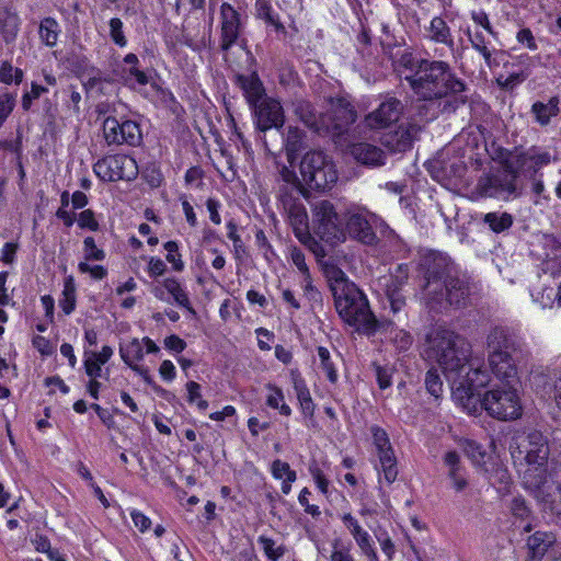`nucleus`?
<instances>
[{
    "label": "nucleus",
    "mask_w": 561,
    "mask_h": 561,
    "mask_svg": "<svg viewBox=\"0 0 561 561\" xmlns=\"http://www.w3.org/2000/svg\"><path fill=\"white\" fill-rule=\"evenodd\" d=\"M413 92L423 100H436L465 91V83L453 72L450 66L442 60H424L420 70L405 75Z\"/></svg>",
    "instance_id": "obj_5"
},
{
    "label": "nucleus",
    "mask_w": 561,
    "mask_h": 561,
    "mask_svg": "<svg viewBox=\"0 0 561 561\" xmlns=\"http://www.w3.org/2000/svg\"><path fill=\"white\" fill-rule=\"evenodd\" d=\"M23 72L19 68H13L8 61L2 62L0 67V81L10 84L13 81L20 83L22 81Z\"/></svg>",
    "instance_id": "obj_50"
},
{
    "label": "nucleus",
    "mask_w": 561,
    "mask_h": 561,
    "mask_svg": "<svg viewBox=\"0 0 561 561\" xmlns=\"http://www.w3.org/2000/svg\"><path fill=\"white\" fill-rule=\"evenodd\" d=\"M277 199L296 238L304 244H310L313 238L309 230L308 214L299 194H294L293 187L280 186Z\"/></svg>",
    "instance_id": "obj_10"
},
{
    "label": "nucleus",
    "mask_w": 561,
    "mask_h": 561,
    "mask_svg": "<svg viewBox=\"0 0 561 561\" xmlns=\"http://www.w3.org/2000/svg\"><path fill=\"white\" fill-rule=\"evenodd\" d=\"M254 114V123L261 131L271 128H280L284 124V111L280 103L273 98H265L251 106Z\"/></svg>",
    "instance_id": "obj_17"
},
{
    "label": "nucleus",
    "mask_w": 561,
    "mask_h": 561,
    "mask_svg": "<svg viewBox=\"0 0 561 561\" xmlns=\"http://www.w3.org/2000/svg\"><path fill=\"white\" fill-rule=\"evenodd\" d=\"M489 367L502 383H517V368L511 353L518 346L517 336L507 328L496 327L488 335Z\"/></svg>",
    "instance_id": "obj_6"
},
{
    "label": "nucleus",
    "mask_w": 561,
    "mask_h": 561,
    "mask_svg": "<svg viewBox=\"0 0 561 561\" xmlns=\"http://www.w3.org/2000/svg\"><path fill=\"white\" fill-rule=\"evenodd\" d=\"M122 78L133 89L145 87L150 82V77L139 68V58L129 53L123 59Z\"/></svg>",
    "instance_id": "obj_22"
},
{
    "label": "nucleus",
    "mask_w": 561,
    "mask_h": 561,
    "mask_svg": "<svg viewBox=\"0 0 561 561\" xmlns=\"http://www.w3.org/2000/svg\"><path fill=\"white\" fill-rule=\"evenodd\" d=\"M483 224L494 233H501L508 230L514 222V218L506 211H491L483 216Z\"/></svg>",
    "instance_id": "obj_35"
},
{
    "label": "nucleus",
    "mask_w": 561,
    "mask_h": 561,
    "mask_svg": "<svg viewBox=\"0 0 561 561\" xmlns=\"http://www.w3.org/2000/svg\"><path fill=\"white\" fill-rule=\"evenodd\" d=\"M255 15L257 19L264 21V23L275 32L283 34L286 33V28L280 22L278 13L275 12L268 0L255 1Z\"/></svg>",
    "instance_id": "obj_28"
},
{
    "label": "nucleus",
    "mask_w": 561,
    "mask_h": 561,
    "mask_svg": "<svg viewBox=\"0 0 561 561\" xmlns=\"http://www.w3.org/2000/svg\"><path fill=\"white\" fill-rule=\"evenodd\" d=\"M516 41L529 50L534 51L538 49L537 41L530 28H520L516 34Z\"/></svg>",
    "instance_id": "obj_60"
},
{
    "label": "nucleus",
    "mask_w": 561,
    "mask_h": 561,
    "mask_svg": "<svg viewBox=\"0 0 561 561\" xmlns=\"http://www.w3.org/2000/svg\"><path fill=\"white\" fill-rule=\"evenodd\" d=\"M402 113V102L397 98L387 95L376 110L366 115L365 122L373 129L388 128L399 121Z\"/></svg>",
    "instance_id": "obj_16"
},
{
    "label": "nucleus",
    "mask_w": 561,
    "mask_h": 561,
    "mask_svg": "<svg viewBox=\"0 0 561 561\" xmlns=\"http://www.w3.org/2000/svg\"><path fill=\"white\" fill-rule=\"evenodd\" d=\"M462 448L468 458L477 467L483 468L493 460L492 456L485 450V448L472 439H465Z\"/></svg>",
    "instance_id": "obj_33"
},
{
    "label": "nucleus",
    "mask_w": 561,
    "mask_h": 561,
    "mask_svg": "<svg viewBox=\"0 0 561 561\" xmlns=\"http://www.w3.org/2000/svg\"><path fill=\"white\" fill-rule=\"evenodd\" d=\"M556 161H558L556 150L533 146L516 154L507 168L513 169L517 175L534 178L542 175L540 170Z\"/></svg>",
    "instance_id": "obj_13"
},
{
    "label": "nucleus",
    "mask_w": 561,
    "mask_h": 561,
    "mask_svg": "<svg viewBox=\"0 0 561 561\" xmlns=\"http://www.w3.org/2000/svg\"><path fill=\"white\" fill-rule=\"evenodd\" d=\"M530 296L533 301L539 305L541 308H552L558 297L557 287L545 285L538 288H534L530 291Z\"/></svg>",
    "instance_id": "obj_40"
},
{
    "label": "nucleus",
    "mask_w": 561,
    "mask_h": 561,
    "mask_svg": "<svg viewBox=\"0 0 561 561\" xmlns=\"http://www.w3.org/2000/svg\"><path fill=\"white\" fill-rule=\"evenodd\" d=\"M271 473L276 480L288 478L290 481H296L297 479L296 471L291 470L289 465L280 459H276L272 462Z\"/></svg>",
    "instance_id": "obj_43"
},
{
    "label": "nucleus",
    "mask_w": 561,
    "mask_h": 561,
    "mask_svg": "<svg viewBox=\"0 0 561 561\" xmlns=\"http://www.w3.org/2000/svg\"><path fill=\"white\" fill-rule=\"evenodd\" d=\"M438 293L443 294L442 304L432 299L423 301L431 310L440 312L449 306L463 307L470 295L469 279L458 270L451 277L444 280L443 288Z\"/></svg>",
    "instance_id": "obj_14"
},
{
    "label": "nucleus",
    "mask_w": 561,
    "mask_h": 561,
    "mask_svg": "<svg viewBox=\"0 0 561 561\" xmlns=\"http://www.w3.org/2000/svg\"><path fill=\"white\" fill-rule=\"evenodd\" d=\"M78 226L81 229H89L91 231H98L100 229L99 221L95 218V214L92 209H84L78 215Z\"/></svg>",
    "instance_id": "obj_53"
},
{
    "label": "nucleus",
    "mask_w": 561,
    "mask_h": 561,
    "mask_svg": "<svg viewBox=\"0 0 561 561\" xmlns=\"http://www.w3.org/2000/svg\"><path fill=\"white\" fill-rule=\"evenodd\" d=\"M369 432L377 456L375 469L378 473V482L381 484L385 481L388 485L392 484L398 477V465L388 433L378 425L370 426Z\"/></svg>",
    "instance_id": "obj_11"
},
{
    "label": "nucleus",
    "mask_w": 561,
    "mask_h": 561,
    "mask_svg": "<svg viewBox=\"0 0 561 561\" xmlns=\"http://www.w3.org/2000/svg\"><path fill=\"white\" fill-rule=\"evenodd\" d=\"M425 387L430 394L438 399L443 393V381L435 369H430L425 377Z\"/></svg>",
    "instance_id": "obj_48"
},
{
    "label": "nucleus",
    "mask_w": 561,
    "mask_h": 561,
    "mask_svg": "<svg viewBox=\"0 0 561 561\" xmlns=\"http://www.w3.org/2000/svg\"><path fill=\"white\" fill-rule=\"evenodd\" d=\"M242 31L241 14L228 2L220 5V47L230 49L238 43Z\"/></svg>",
    "instance_id": "obj_18"
},
{
    "label": "nucleus",
    "mask_w": 561,
    "mask_h": 561,
    "mask_svg": "<svg viewBox=\"0 0 561 561\" xmlns=\"http://www.w3.org/2000/svg\"><path fill=\"white\" fill-rule=\"evenodd\" d=\"M59 307L65 314H70L76 308V284L72 276H68L64 282Z\"/></svg>",
    "instance_id": "obj_41"
},
{
    "label": "nucleus",
    "mask_w": 561,
    "mask_h": 561,
    "mask_svg": "<svg viewBox=\"0 0 561 561\" xmlns=\"http://www.w3.org/2000/svg\"><path fill=\"white\" fill-rule=\"evenodd\" d=\"M290 380L304 417L312 419L316 411V404L305 379L298 370L293 369L290 370Z\"/></svg>",
    "instance_id": "obj_23"
},
{
    "label": "nucleus",
    "mask_w": 561,
    "mask_h": 561,
    "mask_svg": "<svg viewBox=\"0 0 561 561\" xmlns=\"http://www.w3.org/2000/svg\"><path fill=\"white\" fill-rule=\"evenodd\" d=\"M489 482L496 488L497 492L505 494L512 484V477L506 467L491 460L489 465L482 468Z\"/></svg>",
    "instance_id": "obj_25"
},
{
    "label": "nucleus",
    "mask_w": 561,
    "mask_h": 561,
    "mask_svg": "<svg viewBox=\"0 0 561 561\" xmlns=\"http://www.w3.org/2000/svg\"><path fill=\"white\" fill-rule=\"evenodd\" d=\"M341 520L354 538L360 552L370 561H379L374 540L369 533L362 527L359 522L351 513L343 514Z\"/></svg>",
    "instance_id": "obj_20"
},
{
    "label": "nucleus",
    "mask_w": 561,
    "mask_h": 561,
    "mask_svg": "<svg viewBox=\"0 0 561 561\" xmlns=\"http://www.w3.org/2000/svg\"><path fill=\"white\" fill-rule=\"evenodd\" d=\"M317 355L320 362L319 366L325 374L328 380L335 383L339 379V375L330 351L324 346H319L317 347Z\"/></svg>",
    "instance_id": "obj_42"
},
{
    "label": "nucleus",
    "mask_w": 561,
    "mask_h": 561,
    "mask_svg": "<svg viewBox=\"0 0 561 561\" xmlns=\"http://www.w3.org/2000/svg\"><path fill=\"white\" fill-rule=\"evenodd\" d=\"M421 266L424 271L425 284L421 291V299L435 300L442 304L443 294L438 293L443 288L444 280L451 277L459 270L447 254L431 251L422 257Z\"/></svg>",
    "instance_id": "obj_7"
},
{
    "label": "nucleus",
    "mask_w": 561,
    "mask_h": 561,
    "mask_svg": "<svg viewBox=\"0 0 561 561\" xmlns=\"http://www.w3.org/2000/svg\"><path fill=\"white\" fill-rule=\"evenodd\" d=\"M466 34L471 44V47L483 57L484 62L489 69H493L500 65V62L493 56L494 50L488 46L486 39L482 32L477 31L474 34H471V31L468 28Z\"/></svg>",
    "instance_id": "obj_31"
},
{
    "label": "nucleus",
    "mask_w": 561,
    "mask_h": 561,
    "mask_svg": "<svg viewBox=\"0 0 561 561\" xmlns=\"http://www.w3.org/2000/svg\"><path fill=\"white\" fill-rule=\"evenodd\" d=\"M390 340L399 351L409 350L413 343V337L408 331L397 328L391 329Z\"/></svg>",
    "instance_id": "obj_47"
},
{
    "label": "nucleus",
    "mask_w": 561,
    "mask_h": 561,
    "mask_svg": "<svg viewBox=\"0 0 561 561\" xmlns=\"http://www.w3.org/2000/svg\"><path fill=\"white\" fill-rule=\"evenodd\" d=\"M110 37L118 47L127 46V38L124 34V24L121 19L112 18L108 22Z\"/></svg>",
    "instance_id": "obj_45"
},
{
    "label": "nucleus",
    "mask_w": 561,
    "mask_h": 561,
    "mask_svg": "<svg viewBox=\"0 0 561 561\" xmlns=\"http://www.w3.org/2000/svg\"><path fill=\"white\" fill-rule=\"evenodd\" d=\"M236 79L250 107L265 99V89L256 72L238 75Z\"/></svg>",
    "instance_id": "obj_24"
},
{
    "label": "nucleus",
    "mask_w": 561,
    "mask_h": 561,
    "mask_svg": "<svg viewBox=\"0 0 561 561\" xmlns=\"http://www.w3.org/2000/svg\"><path fill=\"white\" fill-rule=\"evenodd\" d=\"M332 548L330 561H355L350 547L342 546L340 540H335Z\"/></svg>",
    "instance_id": "obj_57"
},
{
    "label": "nucleus",
    "mask_w": 561,
    "mask_h": 561,
    "mask_svg": "<svg viewBox=\"0 0 561 561\" xmlns=\"http://www.w3.org/2000/svg\"><path fill=\"white\" fill-rule=\"evenodd\" d=\"M265 387L268 390V394L266 396V405L271 409L277 410L279 414L284 416H290L291 408L285 402L283 390L274 383H267Z\"/></svg>",
    "instance_id": "obj_36"
},
{
    "label": "nucleus",
    "mask_w": 561,
    "mask_h": 561,
    "mask_svg": "<svg viewBox=\"0 0 561 561\" xmlns=\"http://www.w3.org/2000/svg\"><path fill=\"white\" fill-rule=\"evenodd\" d=\"M511 456L524 488L537 500L543 511L561 515V488L548 473L549 445L537 431L517 438L510 446Z\"/></svg>",
    "instance_id": "obj_2"
},
{
    "label": "nucleus",
    "mask_w": 561,
    "mask_h": 561,
    "mask_svg": "<svg viewBox=\"0 0 561 561\" xmlns=\"http://www.w3.org/2000/svg\"><path fill=\"white\" fill-rule=\"evenodd\" d=\"M333 111V127L343 129L356 121V111L354 106L344 98H339L331 102Z\"/></svg>",
    "instance_id": "obj_26"
},
{
    "label": "nucleus",
    "mask_w": 561,
    "mask_h": 561,
    "mask_svg": "<svg viewBox=\"0 0 561 561\" xmlns=\"http://www.w3.org/2000/svg\"><path fill=\"white\" fill-rule=\"evenodd\" d=\"M78 270L82 274H90L94 279H103L107 275L105 267L101 265H90L88 262H80Z\"/></svg>",
    "instance_id": "obj_63"
},
{
    "label": "nucleus",
    "mask_w": 561,
    "mask_h": 561,
    "mask_svg": "<svg viewBox=\"0 0 561 561\" xmlns=\"http://www.w3.org/2000/svg\"><path fill=\"white\" fill-rule=\"evenodd\" d=\"M510 511L516 519L526 522V525L524 526V530L526 533H528L533 529V526L530 523L531 511H530L529 506L527 505L524 497H522L520 495L514 496L510 504Z\"/></svg>",
    "instance_id": "obj_39"
},
{
    "label": "nucleus",
    "mask_w": 561,
    "mask_h": 561,
    "mask_svg": "<svg viewBox=\"0 0 561 561\" xmlns=\"http://www.w3.org/2000/svg\"><path fill=\"white\" fill-rule=\"evenodd\" d=\"M444 465L447 468V476L451 472L465 471L466 469L461 466L460 456L458 453L450 450L444 455Z\"/></svg>",
    "instance_id": "obj_61"
},
{
    "label": "nucleus",
    "mask_w": 561,
    "mask_h": 561,
    "mask_svg": "<svg viewBox=\"0 0 561 561\" xmlns=\"http://www.w3.org/2000/svg\"><path fill=\"white\" fill-rule=\"evenodd\" d=\"M476 191L482 197L505 202L515 199L522 194V188L517 183V174L513 169L483 174L477 182Z\"/></svg>",
    "instance_id": "obj_9"
},
{
    "label": "nucleus",
    "mask_w": 561,
    "mask_h": 561,
    "mask_svg": "<svg viewBox=\"0 0 561 561\" xmlns=\"http://www.w3.org/2000/svg\"><path fill=\"white\" fill-rule=\"evenodd\" d=\"M164 250L167 251V261L172 265L173 270L181 272L184 268L181 254L179 253V244L176 241H168L164 243Z\"/></svg>",
    "instance_id": "obj_46"
},
{
    "label": "nucleus",
    "mask_w": 561,
    "mask_h": 561,
    "mask_svg": "<svg viewBox=\"0 0 561 561\" xmlns=\"http://www.w3.org/2000/svg\"><path fill=\"white\" fill-rule=\"evenodd\" d=\"M103 137L108 146H138L142 140L140 126L130 119L119 122L115 117H107L103 122Z\"/></svg>",
    "instance_id": "obj_15"
},
{
    "label": "nucleus",
    "mask_w": 561,
    "mask_h": 561,
    "mask_svg": "<svg viewBox=\"0 0 561 561\" xmlns=\"http://www.w3.org/2000/svg\"><path fill=\"white\" fill-rule=\"evenodd\" d=\"M61 28L59 23L50 16L44 18L38 27V35L43 44L47 47L57 45Z\"/></svg>",
    "instance_id": "obj_32"
},
{
    "label": "nucleus",
    "mask_w": 561,
    "mask_h": 561,
    "mask_svg": "<svg viewBox=\"0 0 561 561\" xmlns=\"http://www.w3.org/2000/svg\"><path fill=\"white\" fill-rule=\"evenodd\" d=\"M227 229V236L233 243L234 255L237 259H240L241 254L245 252V249L242 243L241 237L237 232V225L233 221H228Z\"/></svg>",
    "instance_id": "obj_56"
},
{
    "label": "nucleus",
    "mask_w": 561,
    "mask_h": 561,
    "mask_svg": "<svg viewBox=\"0 0 561 561\" xmlns=\"http://www.w3.org/2000/svg\"><path fill=\"white\" fill-rule=\"evenodd\" d=\"M529 77V71L520 70L518 72H513L508 75L506 78H499L497 83L504 89H513L516 85L524 82Z\"/></svg>",
    "instance_id": "obj_54"
},
{
    "label": "nucleus",
    "mask_w": 561,
    "mask_h": 561,
    "mask_svg": "<svg viewBox=\"0 0 561 561\" xmlns=\"http://www.w3.org/2000/svg\"><path fill=\"white\" fill-rule=\"evenodd\" d=\"M551 374L553 379V400L556 407L561 411V362L553 366Z\"/></svg>",
    "instance_id": "obj_59"
},
{
    "label": "nucleus",
    "mask_w": 561,
    "mask_h": 561,
    "mask_svg": "<svg viewBox=\"0 0 561 561\" xmlns=\"http://www.w3.org/2000/svg\"><path fill=\"white\" fill-rule=\"evenodd\" d=\"M93 172L104 182H130L137 178L139 169L133 157L117 153L99 159L93 164Z\"/></svg>",
    "instance_id": "obj_12"
},
{
    "label": "nucleus",
    "mask_w": 561,
    "mask_h": 561,
    "mask_svg": "<svg viewBox=\"0 0 561 561\" xmlns=\"http://www.w3.org/2000/svg\"><path fill=\"white\" fill-rule=\"evenodd\" d=\"M470 18L474 22L476 25L481 26L494 39H497L499 33L492 26L489 15L486 14L485 11H483V10L471 11Z\"/></svg>",
    "instance_id": "obj_49"
},
{
    "label": "nucleus",
    "mask_w": 561,
    "mask_h": 561,
    "mask_svg": "<svg viewBox=\"0 0 561 561\" xmlns=\"http://www.w3.org/2000/svg\"><path fill=\"white\" fill-rule=\"evenodd\" d=\"M114 351L111 346L104 345L100 352H92L85 348L84 356L90 357L92 360L100 365H105L113 356Z\"/></svg>",
    "instance_id": "obj_62"
},
{
    "label": "nucleus",
    "mask_w": 561,
    "mask_h": 561,
    "mask_svg": "<svg viewBox=\"0 0 561 561\" xmlns=\"http://www.w3.org/2000/svg\"><path fill=\"white\" fill-rule=\"evenodd\" d=\"M553 541L554 537L551 534L545 531H536L527 540L530 561L540 560Z\"/></svg>",
    "instance_id": "obj_29"
},
{
    "label": "nucleus",
    "mask_w": 561,
    "mask_h": 561,
    "mask_svg": "<svg viewBox=\"0 0 561 561\" xmlns=\"http://www.w3.org/2000/svg\"><path fill=\"white\" fill-rule=\"evenodd\" d=\"M313 217L317 234L331 244L342 243L351 238L373 245L377 241L374 229L382 224L379 216L359 205H352L340 215L329 201L314 205Z\"/></svg>",
    "instance_id": "obj_3"
},
{
    "label": "nucleus",
    "mask_w": 561,
    "mask_h": 561,
    "mask_svg": "<svg viewBox=\"0 0 561 561\" xmlns=\"http://www.w3.org/2000/svg\"><path fill=\"white\" fill-rule=\"evenodd\" d=\"M424 36L427 41L446 46L456 57L455 39L450 26L444 18L434 16L424 28Z\"/></svg>",
    "instance_id": "obj_21"
},
{
    "label": "nucleus",
    "mask_w": 561,
    "mask_h": 561,
    "mask_svg": "<svg viewBox=\"0 0 561 561\" xmlns=\"http://www.w3.org/2000/svg\"><path fill=\"white\" fill-rule=\"evenodd\" d=\"M130 518L140 533H146L151 527V519L138 510L130 511Z\"/></svg>",
    "instance_id": "obj_64"
},
{
    "label": "nucleus",
    "mask_w": 561,
    "mask_h": 561,
    "mask_svg": "<svg viewBox=\"0 0 561 561\" xmlns=\"http://www.w3.org/2000/svg\"><path fill=\"white\" fill-rule=\"evenodd\" d=\"M83 262L103 261L105 259V252L96 247L93 237H85L83 240Z\"/></svg>",
    "instance_id": "obj_44"
},
{
    "label": "nucleus",
    "mask_w": 561,
    "mask_h": 561,
    "mask_svg": "<svg viewBox=\"0 0 561 561\" xmlns=\"http://www.w3.org/2000/svg\"><path fill=\"white\" fill-rule=\"evenodd\" d=\"M425 355L436 362L450 382L455 402L470 415L483 410L500 421L516 420L523 407L514 383H502L485 391L483 397L478 389L490 382V375L482 362L471 357L470 345L454 331L437 327L426 335Z\"/></svg>",
    "instance_id": "obj_1"
},
{
    "label": "nucleus",
    "mask_w": 561,
    "mask_h": 561,
    "mask_svg": "<svg viewBox=\"0 0 561 561\" xmlns=\"http://www.w3.org/2000/svg\"><path fill=\"white\" fill-rule=\"evenodd\" d=\"M142 176L151 188H157L161 186L163 182V174L160 171V169L157 168L156 165L148 167L144 171Z\"/></svg>",
    "instance_id": "obj_58"
},
{
    "label": "nucleus",
    "mask_w": 561,
    "mask_h": 561,
    "mask_svg": "<svg viewBox=\"0 0 561 561\" xmlns=\"http://www.w3.org/2000/svg\"><path fill=\"white\" fill-rule=\"evenodd\" d=\"M559 112V99L557 96L550 98L547 103L537 101L531 105V114L540 126L549 125L551 118L556 117Z\"/></svg>",
    "instance_id": "obj_30"
},
{
    "label": "nucleus",
    "mask_w": 561,
    "mask_h": 561,
    "mask_svg": "<svg viewBox=\"0 0 561 561\" xmlns=\"http://www.w3.org/2000/svg\"><path fill=\"white\" fill-rule=\"evenodd\" d=\"M302 182L311 190L325 191L337 181L333 161L322 151L307 152L300 162Z\"/></svg>",
    "instance_id": "obj_8"
},
{
    "label": "nucleus",
    "mask_w": 561,
    "mask_h": 561,
    "mask_svg": "<svg viewBox=\"0 0 561 561\" xmlns=\"http://www.w3.org/2000/svg\"><path fill=\"white\" fill-rule=\"evenodd\" d=\"M162 285L165 288L168 296L172 297L175 304L193 311L190 298L185 289L182 287L181 283L176 278L168 277L162 280Z\"/></svg>",
    "instance_id": "obj_38"
},
{
    "label": "nucleus",
    "mask_w": 561,
    "mask_h": 561,
    "mask_svg": "<svg viewBox=\"0 0 561 561\" xmlns=\"http://www.w3.org/2000/svg\"><path fill=\"white\" fill-rule=\"evenodd\" d=\"M257 542L264 550L266 557L273 561L284 554V550L280 547H275V541L272 538L260 536Z\"/></svg>",
    "instance_id": "obj_52"
},
{
    "label": "nucleus",
    "mask_w": 561,
    "mask_h": 561,
    "mask_svg": "<svg viewBox=\"0 0 561 561\" xmlns=\"http://www.w3.org/2000/svg\"><path fill=\"white\" fill-rule=\"evenodd\" d=\"M147 354H157L160 347L150 337L139 340L137 337L130 340L119 346V355L122 360L130 367L135 373H140V362L144 359L145 351Z\"/></svg>",
    "instance_id": "obj_19"
},
{
    "label": "nucleus",
    "mask_w": 561,
    "mask_h": 561,
    "mask_svg": "<svg viewBox=\"0 0 561 561\" xmlns=\"http://www.w3.org/2000/svg\"><path fill=\"white\" fill-rule=\"evenodd\" d=\"M279 175L282 180L285 182L283 186L293 187L294 194H299L301 192L302 185L294 170L284 165L279 171Z\"/></svg>",
    "instance_id": "obj_55"
},
{
    "label": "nucleus",
    "mask_w": 561,
    "mask_h": 561,
    "mask_svg": "<svg viewBox=\"0 0 561 561\" xmlns=\"http://www.w3.org/2000/svg\"><path fill=\"white\" fill-rule=\"evenodd\" d=\"M426 60L425 58H417L412 51L403 50L396 60H393L394 69L401 75H412L420 70L421 62Z\"/></svg>",
    "instance_id": "obj_37"
},
{
    "label": "nucleus",
    "mask_w": 561,
    "mask_h": 561,
    "mask_svg": "<svg viewBox=\"0 0 561 561\" xmlns=\"http://www.w3.org/2000/svg\"><path fill=\"white\" fill-rule=\"evenodd\" d=\"M351 153L362 164L379 165L383 163L382 150L370 144H356L352 147Z\"/></svg>",
    "instance_id": "obj_27"
},
{
    "label": "nucleus",
    "mask_w": 561,
    "mask_h": 561,
    "mask_svg": "<svg viewBox=\"0 0 561 561\" xmlns=\"http://www.w3.org/2000/svg\"><path fill=\"white\" fill-rule=\"evenodd\" d=\"M20 20L19 16L7 10L0 9V28L5 43H12L19 32Z\"/></svg>",
    "instance_id": "obj_34"
},
{
    "label": "nucleus",
    "mask_w": 561,
    "mask_h": 561,
    "mask_svg": "<svg viewBox=\"0 0 561 561\" xmlns=\"http://www.w3.org/2000/svg\"><path fill=\"white\" fill-rule=\"evenodd\" d=\"M286 149L295 152L299 149L302 140V130L298 127L289 126L284 134Z\"/></svg>",
    "instance_id": "obj_51"
},
{
    "label": "nucleus",
    "mask_w": 561,
    "mask_h": 561,
    "mask_svg": "<svg viewBox=\"0 0 561 561\" xmlns=\"http://www.w3.org/2000/svg\"><path fill=\"white\" fill-rule=\"evenodd\" d=\"M332 280L331 289L339 316L357 332L366 335L375 334L380 323L371 312L365 294L350 282L341 270L333 272Z\"/></svg>",
    "instance_id": "obj_4"
}]
</instances>
